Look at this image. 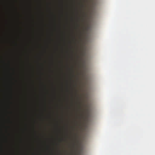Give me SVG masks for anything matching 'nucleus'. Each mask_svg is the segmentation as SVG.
<instances>
[{
    "mask_svg": "<svg viewBox=\"0 0 155 155\" xmlns=\"http://www.w3.org/2000/svg\"><path fill=\"white\" fill-rule=\"evenodd\" d=\"M80 106H79V109H80Z\"/></svg>",
    "mask_w": 155,
    "mask_h": 155,
    "instance_id": "nucleus-2",
    "label": "nucleus"
},
{
    "mask_svg": "<svg viewBox=\"0 0 155 155\" xmlns=\"http://www.w3.org/2000/svg\"><path fill=\"white\" fill-rule=\"evenodd\" d=\"M75 143H74V145H73V147H74V146H75Z\"/></svg>",
    "mask_w": 155,
    "mask_h": 155,
    "instance_id": "nucleus-1",
    "label": "nucleus"
}]
</instances>
